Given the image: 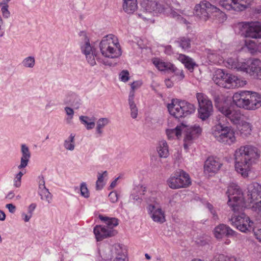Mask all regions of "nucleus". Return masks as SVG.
I'll use <instances>...</instances> for the list:
<instances>
[{
  "instance_id": "obj_2",
  "label": "nucleus",
  "mask_w": 261,
  "mask_h": 261,
  "mask_svg": "<svg viewBox=\"0 0 261 261\" xmlns=\"http://www.w3.org/2000/svg\"><path fill=\"white\" fill-rule=\"evenodd\" d=\"M225 65L228 68L246 72L253 79L261 80V61L258 59L231 57L226 60Z\"/></svg>"
},
{
  "instance_id": "obj_5",
  "label": "nucleus",
  "mask_w": 261,
  "mask_h": 261,
  "mask_svg": "<svg viewBox=\"0 0 261 261\" xmlns=\"http://www.w3.org/2000/svg\"><path fill=\"white\" fill-rule=\"evenodd\" d=\"M167 108L170 114L175 118H185L195 111V107L186 100L178 99H173L170 103L167 105Z\"/></svg>"
},
{
  "instance_id": "obj_59",
  "label": "nucleus",
  "mask_w": 261,
  "mask_h": 261,
  "mask_svg": "<svg viewBox=\"0 0 261 261\" xmlns=\"http://www.w3.org/2000/svg\"><path fill=\"white\" fill-rule=\"evenodd\" d=\"M175 70H175V71L172 70L171 72L175 73V74L177 76H179V77H178L179 79H180V80L183 79L184 78V77H185V75H184V73L183 71L182 70H179V69H177L176 67H175Z\"/></svg>"
},
{
  "instance_id": "obj_60",
  "label": "nucleus",
  "mask_w": 261,
  "mask_h": 261,
  "mask_svg": "<svg viewBox=\"0 0 261 261\" xmlns=\"http://www.w3.org/2000/svg\"><path fill=\"white\" fill-rule=\"evenodd\" d=\"M142 84V83L140 81H135L132 83L130 85L131 89L135 90L139 88Z\"/></svg>"
},
{
  "instance_id": "obj_16",
  "label": "nucleus",
  "mask_w": 261,
  "mask_h": 261,
  "mask_svg": "<svg viewBox=\"0 0 261 261\" xmlns=\"http://www.w3.org/2000/svg\"><path fill=\"white\" fill-rule=\"evenodd\" d=\"M93 232L97 241H101L106 238L115 236L117 233L115 229H109L103 225H96L94 227Z\"/></svg>"
},
{
  "instance_id": "obj_23",
  "label": "nucleus",
  "mask_w": 261,
  "mask_h": 261,
  "mask_svg": "<svg viewBox=\"0 0 261 261\" xmlns=\"http://www.w3.org/2000/svg\"><path fill=\"white\" fill-rule=\"evenodd\" d=\"M247 36L254 39L261 38V23L259 22L251 23Z\"/></svg>"
},
{
  "instance_id": "obj_12",
  "label": "nucleus",
  "mask_w": 261,
  "mask_h": 261,
  "mask_svg": "<svg viewBox=\"0 0 261 261\" xmlns=\"http://www.w3.org/2000/svg\"><path fill=\"white\" fill-rule=\"evenodd\" d=\"M216 106L219 111L225 115L233 124H238L242 121L243 114L240 110L225 103L222 105L216 104Z\"/></svg>"
},
{
  "instance_id": "obj_13",
  "label": "nucleus",
  "mask_w": 261,
  "mask_h": 261,
  "mask_svg": "<svg viewBox=\"0 0 261 261\" xmlns=\"http://www.w3.org/2000/svg\"><path fill=\"white\" fill-rule=\"evenodd\" d=\"M261 198V185L253 182L247 186L244 193V200L248 203L257 200Z\"/></svg>"
},
{
  "instance_id": "obj_24",
  "label": "nucleus",
  "mask_w": 261,
  "mask_h": 261,
  "mask_svg": "<svg viewBox=\"0 0 261 261\" xmlns=\"http://www.w3.org/2000/svg\"><path fill=\"white\" fill-rule=\"evenodd\" d=\"M187 126L184 124L177 125L175 128L168 129L166 130V135L168 139L172 140L175 137L179 138L181 135V132L186 131Z\"/></svg>"
},
{
  "instance_id": "obj_43",
  "label": "nucleus",
  "mask_w": 261,
  "mask_h": 261,
  "mask_svg": "<svg viewBox=\"0 0 261 261\" xmlns=\"http://www.w3.org/2000/svg\"><path fill=\"white\" fill-rule=\"evenodd\" d=\"M0 7H1V11L3 17L5 19H8L10 17L11 13L8 10V5L4 2L0 3Z\"/></svg>"
},
{
  "instance_id": "obj_25",
  "label": "nucleus",
  "mask_w": 261,
  "mask_h": 261,
  "mask_svg": "<svg viewBox=\"0 0 261 261\" xmlns=\"http://www.w3.org/2000/svg\"><path fill=\"white\" fill-rule=\"evenodd\" d=\"M79 34L80 36L83 37L84 39V44L81 45L82 52L86 56L90 54L92 51H96V49L91 46L86 33L84 31H82L80 32Z\"/></svg>"
},
{
  "instance_id": "obj_28",
  "label": "nucleus",
  "mask_w": 261,
  "mask_h": 261,
  "mask_svg": "<svg viewBox=\"0 0 261 261\" xmlns=\"http://www.w3.org/2000/svg\"><path fill=\"white\" fill-rule=\"evenodd\" d=\"M178 59L184 64L185 66L190 71H192L194 67L196 66V63L191 58L185 55L180 54Z\"/></svg>"
},
{
  "instance_id": "obj_8",
  "label": "nucleus",
  "mask_w": 261,
  "mask_h": 261,
  "mask_svg": "<svg viewBox=\"0 0 261 261\" xmlns=\"http://www.w3.org/2000/svg\"><path fill=\"white\" fill-rule=\"evenodd\" d=\"M228 200V205L231 208L234 212L242 210L243 205V194L239 186L232 184L228 187L226 192Z\"/></svg>"
},
{
  "instance_id": "obj_37",
  "label": "nucleus",
  "mask_w": 261,
  "mask_h": 261,
  "mask_svg": "<svg viewBox=\"0 0 261 261\" xmlns=\"http://www.w3.org/2000/svg\"><path fill=\"white\" fill-rule=\"evenodd\" d=\"M66 102L70 105L75 109H79L82 104V101L81 99L79 96L75 94H71V95L69 96L67 98Z\"/></svg>"
},
{
  "instance_id": "obj_35",
  "label": "nucleus",
  "mask_w": 261,
  "mask_h": 261,
  "mask_svg": "<svg viewBox=\"0 0 261 261\" xmlns=\"http://www.w3.org/2000/svg\"><path fill=\"white\" fill-rule=\"evenodd\" d=\"M191 39L187 37H181L175 41V43L182 50H186L191 47Z\"/></svg>"
},
{
  "instance_id": "obj_55",
  "label": "nucleus",
  "mask_w": 261,
  "mask_h": 261,
  "mask_svg": "<svg viewBox=\"0 0 261 261\" xmlns=\"http://www.w3.org/2000/svg\"><path fill=\"white\" fill-rule=\"evenodd\" d=\"M109 198L111 202L115 203L118 201V194L116 191H112L109 194Z\"/></svg>"
},
{
  "instance_id": "obj_47",
  "label": "nucleus",
  "mask_w": 261,
  "mask_h": 261,
  "mask_svg": "<svg viewBox=\"0 0 261 261\" xmlns=\"http://www.w3.org/2000/svg\"><path fill=\"white\" fill-rule=\"evenodd\" d=\"M107 172L104 171L102 174H98L97 180L96 183V188L97 190H100L103 188V176L107 175Z\"/></svg>"
},
{
  "instance_id": "obj_22",
  "label": "nucleus",
  "mask_w": 261,
  "mask_h": 261,
  "mask_svg": "<svg viewBox=\"0 0 261 261\" xmlns=\"http://www.w3.org/2000/svg\"><path fill=\"white\" fill-rule=\"evenodd\" d=\"M151 61L155 67L160 71H165L176 70L173 64L168 62H164L159 58H153Z\"/></svg>"
},
{
  "instance_id": "obj_3",
  "label": "nucleus",
  "mask_w": 261,
  "mask_h": 261,
  "mask_svg": "<svg viewBox=\"0 0 261 261\" xmlns=\"http://www.w3.org/2000/svg\"><path fill=\"white\" fill-rule=\"evenodd\" d=\"M232 101L238 108L254 111L261 107V95L255 92L241 91L233 95Z\"/></svg>"
},
{
  "instance_id": "obj_34",
  "label": "nucleus",
  "mask_w": 261,
  "mask_h": 261,
  "mask_svg": "<svg viewBox=\"0 0 261 261\" xmlns=\"http://www.w3.org/2000/svg\"><path fill=\"white\" fill-rule=\"evenodd\" d=\"M157 151L160 157L166 158L169 155L168 145L165 140L159 142Z\"/></svg>"
},
{
  "instance_id": "obj_57",
  "label": "nucleus",
  "mask_w": 261,
  "mask_h": 261,
  "mask_svg": "<svg viewBox=\"0 0 261 261\" xmlns=\"http://www.w3.org/2000/svg\"><path fill=\"white\" fill-rule=\"evenodd\" d=\"M65 111L67 115L68 116V119H72L74 115L73 110L70 107H66L65 108Z\"/></svg>"
},
{
  "instance_id": "obj_62",
  "label": "nucleus",
  "mask_w": 261,
  "mask_h": 261,
  "mask_svg": "<svg viewBox=\"0 0 261 261\" xmlns=\"http://www.w3.org/2000/svg\"><path fill=\"white\" fill-rule=\"evenodd\" d=\"M6 207L7 208L10 213L14 214L16 210V206L12 203L7 204Z\"/></svg>"
},
{
  "instance_id": "obj_20",
  "label": "nucleus",
  "mask_w": 261,
  "mask_h": 261,
  "mask_svg": "<svg viewBox=\"0 0 261 261\" xmlns=\"http://www.w3.org/2000/svg\"><path fill=\"white\" fill-rule=\"evenodd\" d=\"M142 7L147 12L161 13L164 11V5L154 0H143Z\"/></svg>"
},
{
  "instance_id": "obj_48",
  "label": "nucleus",
  "mask_w": 261,
  "mask_h": 261,
  "mask_svg": "<svg viewBox=\"0 0 261 261\" xmlns=\"http://www.w3.org/2000/svg\"><path fill=\"white\" fill-rule=\"evenodd\" d=\"M81 195L84 198H88L90 196L89 191L88 189L87 184L85 182H83L80 185Z\"/></svg>"
},
{
  "instance_id": "obj_54",
  "label": "nucleus",
  "mask_w": 261,
  "mask_h": 261,
  "mask_svg": "<svg viewBox=\"0 0 261 261\" xmlns=\"http://www.w3.org/2000/svg\"><path fill=\"white\" fill-rule=\"evenodd\" d=\"M253 231L255 239L261 243V226L259 228L254 227Z\"/></svg>"
},
{
  "instance_id": "obj_15",
  "label": "nucleus",
  "mask_w": 261,
  "mask_h": 261,
  "mask_svg": "<svg viewBox=\"0 0 261 261\" xmlns=\"http://www.w3.org/2000/svg\"><path fill=\"white\" fill-rule=\"evenodd\" d=\"M219 3L226 10L237 12L245 10L248 5L247 0H220Z\"/></svg>"
},
{
  "instance_id": "obj_63",
  "label": "nucleus",
  "mask_w": 261,
  "mask_h": 261,
  "mask_svg": "<svg viewBox=\"0 0 261 261\" xmlns=\"http://www.w3.org/2000/svg\"><path fill=\"white\" fill-rule=\"evenodd\" d=\"M37 205L35 203H31L28 208V213L31 215H33V213L34 211L35 210Z\"/></svg>"
},
{
  "instance_id": "obj_30",
  "label": "nucleus",
  "mask_w": 261,
  "mask_h": 261,
  "mask_svg": "<svg viewBox=\"0 0 261 261\" xmlns=\"http://www.w3.org/2000/svg\"><path fill=\"white\" fill-rule=\"evenodd\" d=\"M113 248L115 250L113 261H127V258L120 245L115 244Z\"/></svg>"
},
{
  "instance_id": "obj_42",
  "label": "nucleus",
  "mask_w": 261,
  "mask_h": 261,
  "mask_svg": "<svg viewBox=\"0 0 261 261\" xmlns=\"http://www.w3.org/2000/svg\"><path fill=\"white\" fill-rule=\"evenodd\" d=\"M245 46L252 54H254L258 52V44L251 40L245 41Z\"/></svg>"
},
{
  "instance_id": "obj_1",
  "label": "nucleus",
  "mask_w": 261,
  "mask_h": 261,
  "mask_svg": "<svg viewBox=\"0 0 261 261\" xmlns=\"http://www.w3.org/2000/svg\"><path fill=\"white\" fill-rule=\"evenodd\" d=\"M260 150L256 147L247 145L241 146L235 151V169L238 173L246 177L250 166L260 157Z\"/></svg>"
},
{
  "instance_id": "obj_64",
  "label": "nucleus",
  "mask_w": 261,
  "mask_h": 261,
  "mask_svg": "<svg viewBox=\"0 0 261 261\" xmlns=\"http://www.w3.org/2000/svg\"><path fill=\"white\" fill-rule=\"evenodd\" d=\"M21 180V178L16 176L14 181V186L16 188H19V187H20Z\"/></svg>"
},
{
  "instance_id": "obj_61",
  "label": "nucleus",
  "mask_w": 261,
  "mask_h": 261,
  "mask_svg": "<svg viewBox=\"0 0 261 261\" xmlns=\"http://www.w3.org/2000/svg\"><path fill=\"white\" fill-rule=\"evenodd\" d=\"M164 53L167 55H171L173 54V50L171 45H167L165 46Z\"/></svg>"
},
{
  "instance_id": "obj_40",
  "label": "nucleus",
  "mask_w": 261,
  "mask_h": 261,
  "mask_svg": "<svg viewBox=\"0 0 261 261\" xmlns=\"http://www.w3.org/2000/svg\"><path fill=\"white\" fill-rule=\"evenodd\" d=\"M22 66L26 68H33L35 65V59L34 56L25 57L21 62Z\"/></svg>"
},
{
  "instance_id": "obj_4",
  "label": "nucleus",
  "mask_w": 261,
  "mask_h": 261,
  "mask_svg": "<svg viewBox=\"0 0 261 261\" xmlns=\"http://www.w3.org/2000/svg\"><path fill=\"white\" fill-rule=\"evenodd\" d=\"M99 48L102 55L106 58H116L121 55L118 40L112 34L102 38L99 43Z\"/></svg>"
},
{
  "instance_id": "obj_33",
  "label": "nucleus",
  "mask_w": 261,
  "mask_h": 261,
  "mask_svg": "<svg viewBox=\"0 0 261 261\" xmlns=\"http://www.w3.org/2000/svg\"><path fill=\"white\" fill-rule=\"evenodd\" d=\"M99 218L105 222V225H103L109 229H114V228L118 225V220L115 218H109L100 215H99Z\"/></svg>"
},
{
  "instance_id": "obj_21",
  "label": "nucleus",
  "mask_w": 261,
  "mask_h": 261,
  "mask_svg": "<svg viewBox=\"0 0 261 261\" xmlns=\"http://www.w3.org/2000/svg\"><path fill=\"white\" fill-rule=\"evenodd\" d=\"M222 164L219 159L213 156L208 157L205 161L204 169L205 172L216 173L220 168Z\"/></svg>"
},
{
  "instance_id": "obj_7",
  "label": "nucleus",
  "mask_w": 261,
  "mask_h": 261,
  "mask_svg": "<svg viewBox=\"0 0 261 261\" xmlns=\"http://www.w3.org/2000/svg\"><path fill=\"white\" fill-rule=\"evenodd\" d=\"M212 134L218 142L230 145L236 141L233 130L230 127L218 124L213 127Z\"/></svg>"
},
{
  "instance_id": "obj_49",
  "label": "nucleus",
  "mask_w": 261,
  "mask_h": 261,
  "mask_svg": "<svg viewBox=\"0 0 261 261\" xmlns=\"http://www.w3.org/2000/svg\"><path fill=\"white\" fill-rule=\"evenodd\" d=\"M216 261H237L234 256H227L222 254H218L215 256Z\"/></svg>"
},
{
  "instance_id": "obj_50",
  "label": "nucleus",
  "mask_w": 261,
  "mask_h": 261,
  "mask_svg": "<svg viewBox=\"0 0 261 261\" xmlns=\"http://www.w3.org/2000/svg\"><path fill=\"white\" fill-rule=\"evenodd\" d=\"M129 103V108L130 110V116L132 118L135 119L137 117L138 110L135 102H132Z\"/></svg>"
},
{
  "instance_id": "obj_18",
  "label": "nucleus",
  "mask_w": 261,
  "mask_h": 261,
  "mask_svg": "<svg viewBox=\"0 0 261 261\" xmlns=\"http://www.w3.org/2000/svg\"><path fill=\"white\" fill-rule=\"evenodd\" d=\"M147 210L154 222L162 224L166 221L165 213L161 208L156 207L154 205L150 204L147 207Z\"/></svg>"
},
{
  "instance_id": "obj_53",
  "label": "nucleus",
  "mask_w": 261,
  "mask_h": 261,
  "mask_svg": "<svg viewBox=\"0 0 261 261\" xmlns=\"http://www.w3.org/2000/svg\"><path fill=\"white\" fill-rule=\"evenodd\" d=\"M119 79L124 82H126L129 80V72L126 70H122L119 74Z\"/></svg>"
},
{
  "instance_id": "obj_6",
  "label": "nucleus",
  "mask_w": 261,
  "mask_h": 261,
  "mask_svg": "<svg viewBox=\"0 0 261 261\" xmlns=\"http://www.w3.org/2000/svg\"><path fill=\"white\" fill-rule=\"evenodd\" d=\"M213 80L218 86L226 89H234L243 85V81L237 76L225 73L220 69H217L214 75Z\"/></svg>"
},
{
  "instance_id": "obj_44",
  "label": "nucleus",
  "mask_w": 261,
  "mask_h": 261,
  "mask_svg": "<svg viewBox=\"0 0 261 261\" xmlns=\"http://www.w3.org/2000/svg\"><path fill=\"white\" fill-rule=\"evenodd\" d=\"M217 10L213 11L214 16L216 17L218 21L221 23L224 22L227 18L226 14L217 7Z\"/></svg>"
},
{
  "instance_id": "obj_52",
  "label": "nucleus",
  "mask_w": 261,
  "mask_h": 261,
  "mask_svg": "<svg viewBox=\"0 0 261 261\" xmlns=\"http://www.w3.org/2000/svg\"><path fill=\"white\" fill-rule=\"evenodd\" d=\"M251 203L253 204L251 208L253 211L258 213L261 212V198L259 199H257V200L252 202Z\"/></svg>"
},
{
  "instance_id": "obj_17",
  "label": "nucleus",
  "mask_w": 261,
  "mask_h": 261,
  "mask_svg": "<svg viewBox=\"0 0 261 261\" xmlns=\"http://www.w3.org/2000/svg\"><path fill=\"white\" fill-rule=\"evenodd\" d=\"M187 129L184 138V147L187 150L192 141L197 138L201 134L202 129L199 125L195 124Z\"/></svg>"
},
{
  "instance_id": "obj_38",
  "label": "nucleus",
  "mask_w": 261,
  "mask_h": 261,
  "mask_svg": "<svg viewBox=\"0 0 261 261\" xmlns=\"http://www.w3.org/2000/svg\"><path fill=\"white\" fill-rule=\"evenodd\" d=\"M109 123V120L107 118H101L99 119L96 122V133L100 136L102 133V128Z\"/></svg>"
},
{
  "instance_id": "obj_51",
  "label": "nucleus",
  "mask_w": 261,
  "mask_h": 261,
  "mask_svg": "<svg viewBox=\"0 0 261 261\" xmlns=\"http://www.w3.org/2000/svg\"><path fill=\"white\" fill-rule=\"evenodd\" d=\"M21 152L22 153L21 158L24 159H30L31 153L29 150V147L25 144H22L21 146Z\"/></svg>"
},
{
  "instance_id": "obj_19",
  "label": "nucleus",
  "mask_w": 261,
  "mask_h": 261,
  "mask_svg": "<svg viewBox=\"0 0 261 261\" xmlns=\"http://www.w3.org/2000/svg\"><path fill=\"white\" fill-rule=\"evenodd\" d=\"M215 237L217 239H221L226 237L236 236L237 232L232 230L229 226L224 224H220L215 227L214 230Z\"/></svg>"
},
{
  "instance_id": "obj_41",
  "label": "nucleus",
  "mask_w": 261,
  "mask_h": 261,
  "mask_svg": "<svg viewBox=\"0 0 261 261\" xmlns=\"http://www.w3.org/2000/svg\"><path fill=\"white\" fill-rule=\"evenodd\" d=\"M207 58L210 62L213 64H219L222 61L221 56L214 51L208 54Z\"/></svg>"
},
{
  "instance_id": "obj_46",
  "label": "nucleus",
  "mask_w": 261,
  "mask_h": 261,
  "mask_svg": "<svg viewBox=\"0 0 261 261\" xmlns=\"http://www.w3.org/2000/svg\"><path fill=\"white\" fill-rule=\"evenodd\" d=\"M38 194L42 200H46L48 203H50L52 195L48 189L42 192H38Z\"/></svg>"
},
{
  "instance_id": "obj_11",
  "label": "nucleus",
  "mask_w": 261,
  "mask_h": 261,
  "mask_svg": "<svg viewBox=\"0 0 261 261\" xmlns=\"http://www.w3.org/2000/svg\"><path fill=\"white\" fill-rule=\"evenodd\" d=\"M167 182L172 189L186 188L191 184L189 174L183 170H180L171 175Z\"/></svg>"
},
{
  "instance_id": "obj_36",
  "label": "nucleus",
  "mask_w": 261,
  "mask_h": 261,
  "mask_svg": "<svg viewBox=\"0 0 261 261\" xmlns=\"http://www.w3.org/2000/svg\"><path fill=\"white\" fill-rule=\"evenodd\" d=\"M164 10L162 13H165L174 18H177L178 19L181 17L180 13H182L180 10H177V11H176L175 9H173L172 7L167 5H164Z\"/></svg>"
},
{
  "instance_id": "obj_26",
  "label": "nucleus",
  "mask_w": 261,
  "mask_h": 261,
  "mask_svg": "<svg viewBox=\"0 0 261 261\" xmlns=\"http://www.w3.org/2000/svg\"><path fill=\"white\" fill-rule=\"evenodd\" d=\"M146 191V188L143 186H138L135 188L130 195V198L138 203H141L143 196Z\"/></svg>"
},
{
  "instance_id": "obj_39",
  "label": "nucleus",
  "mask_w": 261,
  "mask_h": 261,
  "mask_svg": "<svg viewBox=\"0 0 261 261\" xmlns=\"http://www.w3.org/2000/svg\"><path fill=\"white\" fill-rule=\"evenodd\" d=\"M74 137L75 135L71 134L68 139H66L64 142V147L67 150L72 151L74 150Z\"/></svg>"
},
{
  "instance_id": "obj_29",
  "label": "nucleus",
  "mask_w": 261,
  "mask_h": 261,
  "mask_svg": "<svg viewBox=\"0 0 261 261\" xmlns=\"http://www.w3.org/2000/svg\"><path fill=\"white\" fill-rule=\"evenodd\" d=\"M138 8L137 0H123V9L128 14L133 13Z\"/></svg>"
},
{
  "instance_id": "obj_45",
  "label": "nucleus",
  "mask_w": 261,
  "mask_h": 261,
  "mask_svg": "<svg viewBox=\"0 0 261 261\" xmlns=\"http://www.w3.org/2000/svg\"><path fill=\"white\" fill-rule=\"evenodd\" d=\"M85 56L88 62L92 66L96 64L95 59H96L97 60H99L97 57V53L96 51H92L90 54L86 55Z\"/></svg>"
},
{
  "instance_id": "obj_31",
  "label": "nucleus",
  "mask_w": 261,
  "mask_h": 261,
  "mask_svg": "<svg viewBox=\"0 0 261 261\" xmlns=\"http://www.w3.org/2000/svg\"><path fill=\"white\" fill-rule=\"evenodd\" d=\"M79 119L88 130L93 128L95 125L96 118L94 117H89L87 116H81Z\"/></svg>"
},
{
  "instance_id": "obj_56",
  "label": "nucleus",
  "mask_w": 261,
  "mask_h": 261,
  "mask_svg": "<svg viewBox=\"0 0 261 261\" xmlns=\"http://www.w3.org/2000/svg\"><path fill=\"white\" fill-rule=\"evenodd\" d=\"M30 159H24V158H21L20 160V164L18 166V168L19 169H21L22 168H25L26 166H27Z\"/></svg>"
},
{
  "instance_id": "obj_58",
  "label": "nucleus",
  "mask_w": 261,
  "mask_h": 261,
  "mask_svg": "<svg viewBox=\"0 0 261 261\" xmlns=\"http://www.w3.org/2000/svg\"><path fill=\"white\" fill-rule=\"evenodd\" d=\"M206 206H207V208L211 212V214L213 215L214 219H218V216L216 214V213L215 211L213 210V205L210 204V203H208L206 204Z\"/></svg>"
},
{
  "instance_id": "obj_10",
  "label": "nucleus",
  "mask_w": 261,
  "mask_h": 261,
  "mask_svg": "<svg viewBox=\"0 0 261 261\" xmlns=\"http://www.w3.org/2000/svg\"><path fill=\"white\" fill-rule=\"evenodd\" d=\"M196 98L199 105L198 116L202 120H205L212 115L213 106L212 101L202 93H198Z\"/></svg>"
},
{
  "instance_id": "obj_9",
  "label": "nucleus",
  "mask_w": 261,
  "mask_h": 261,
  "mask_svg": "<svg viewBox=\"0 0 261 261\" xmlns=\"http://www.w3.org/2000/svg\"><path fill=\"white\" fill-rule=\"evenodd\" d=\"M240 210L234 214L230 219L231 224L237 229L243 232H247L253 230L254 228L253 222L245 213L238 214Z\"/></svg>"
},
{
  "instance_id": "obj_27",
  "label": "nucleus",
  "mask_w": 261,
  "mask_h": 261,
  "mask_svg": "<svg viewBox=\"0 0 261 261\" xmlns=\"http://www.w3.org/2000/svg\"><path fill=\"white\" fill-rule=\"evenodd\" d=\"M251 23L240 22L235 25V31L237 33L245 37H248L247 33L249 31Z\"/></svg>"
},
{
  "instance_id": "obj_32",
  "label": "nucleus",
  "mask_w": 261,
  "mask_h": 261,
  "mask_svg": "<svg viewBox=\"0 0 261 261\" xmlns=\"http://www.w3.org/2000/svg\"><path fill=\"white\" fill-rule=\"evenodd\" d=\"M113 247V246L106 247L105 249L99 251V254L103 259L107 261L113 260L115 255V250Z\"/></svg>"
},
{
  "instance_id": "obj_14",
  "label": "nucleus",
  "mask_w": 261,
  "mask_h": 261,
  "mask_svg": "<svg viewBox=\"0 0 261 261\" xmlns=\"http://www.w3.org/2000/svg\"><path fill=\"white\" fill-rule=\"evenodd\" d=\"M217 10L216 6L206 1H203L197 4L194 8L195 14L204 21L206 20L210 14L213 13V11Z\"/></svg>"
}]
</instances>
